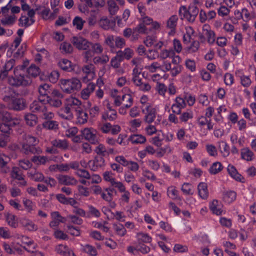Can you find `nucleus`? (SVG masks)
Here are the masks:
<instances>
[{
    "instance_id": "57",
    "label": "nucleus",
    "mask_w": 256,
    "mask_h": 256,
    "mask_svg": "<svg viewBox=\"0 0 256 256\" xmlns=\"http://www.w3.org/2000/svg\"><path fill=\"white\" fill-rule=\"evenodd\" d=\"M174 54V52L172 50L164 49L162 50L158 54V56L162 60H165L168 58H172Z\"/></svg>"
},
{
    "instance_id": "12",
    "label": "nucleus",
    "mask_w": 256,
    "mask_h": 256,
    "mask_svg": "<svg viewBox=\"0 0 256 256\" xmlns=\"http://www.w3.org/2000/svg\"><path fill=\"white\" fill-rule=\"evenodd\" d=\"M46 99L38 98V100H34L30 105V108L32 112L41 114L45 110Z\"/></svg>"
},
{
    "instance_id": "13",
    "label": "nucleus",
    "mask_w": 256,
    "mask_h": 256,
    "mask_svg": "<svg viewBox=\"0 0 256 256\" xmlns=\"http://www.w3.org/2000/svg\"><path fill=\"white\" fill-rule=\"evenodd\" d=\"M72 42L78 49L82 50H88L90 44V42L82 37H72Z\"/></svg>"
},
{
    "instance_id": "64",
    "label": "nucleus",
    "mask_w": 256,
    "mask_h": 256,
    "mask_svg": "<svg viewBox=\"0 0 256 256\" xmlns=\"http://www.w3.org/2000/svg\"><path fill=\"white\" fill-rule=\"evenodd\" d=\"M192 188L190 184L185 182L182 185L181 190L184 194L192 195L193 194Z\"/></svg>"
},
{
    "instance_id": "54",
    "label": "nucleus",
    "mask_w": 256,
    "mask_h": 256,
    "mask_svg": "<svg viewBox=\"0 0 256 256\" xmlns=\"http://www.w3.org/2000/svg\"><path fill=\"white\" fill-rule=\"evenodd\" d=\"M40 72V68L34 64H32L28 69L27 73L30 78V76L36 78Z\"/></svg>"
},
{
    "instance_id": "36",
    "label": "nucleus",
    "mask_w": 256,
    "mask_h": 256,
    "mask_svg": "<svg viewBox=\"0 0 256 256\" xmlns=\"http://www.w3.org/2000/svg\"><path fill=\"white\" fill-rule=\"evenodd\" d=\"M52 144L57 148L66 150L68 148V144L66 140L55 139L52 141Z\"/></svg>"
},
{
    "instance_id": "44",
    "label": "nucleus",
    "mask_w": 256,
    "mask_h": 256,
    "mask_svg": "<svg viewBox=\"0 0 256 256\" xmlns=\"http://www.w3.org/2000/svg\"><path fill=\"white\" fill-rule=\"evenodd\" d=\"M117 188L120 192H123L120 198L121 201L126 204L128 203L130 198V193L128 191L126 190V187L124 184L122 183V188Z\"/></svg>"
},
{
    "instance_id": "49",
    "label": "nucleus",
    "mask_w": 256,
    "mask_h": 256,
    "mask_svg": "<svg viewBox=\"0 0 256 256\" xmlns=\"http://www.w3.org/2000/svg\"><path fill=\"white\" fill-rule=\"evenodd\" d=\"M24 119L28 125L32 126L36 124L38 118L32 114H28L25 115Z\"/></svg>"
},
{
    "instance_id": "6",
    "label": "nucleus",
    "mask_w": 256,
    "mask_h": 256,
    "mask_svg": "<svg viewBox=\"0 0 256 256\" xmlns=\"http://www.w3.org/2000/svg\"><path fill=\"white\" fill-rule=\"evenodd\" d=\"M96 131L92 128H84L81 130L82 136L92 144L98 143V138L96 135Z\"/></svg>"
},
{
    "instance_id": "39",
    "label": "nucleus",
    "mask_w": 256,
    "mask_h": 256,
    "mask_svg": "<svg viewBox=\"0 0 256 256\" xmlns=\"http://www.w3.org/2000/svg\"><path fill=\"white\" fill-rule=\"evenodd\" d=\"M76 112L78 123L84 124L87 122L88 114L82 110V108L80 110H76Z\"/></svg>"
},
{
    "instance_id": "61",
    "label": "nucleus",
    "mask_w": 256,
    "mask_h": 256,
    "mask_svg": "<svg viewBox=\"0 0 256 256\" xmlns=\"http://www.w3.org/2000/svg\"><path fill=\"white\" fill-rule=\"evenodd\" d=\"M85 21L84 20L80 17L76 16L72 20L73 26L78 30H82L83 28L84 24Z\"/></svg>"
},
{
    "instance_id": "58",
    "label": "nucleus",
    "mask_w": 256,
    "mask_h": 256,
    "mask_svg": "<svg viewBox=\"0 0 256 256\" xmlns=\"http://www.w3.org/2000/svg\"><path fill=\"white\" fill-rule=\"evenodd\" d=\"M20 23L22 26L28 27L34 23V18H29L26 16H22L20 20Z\"/></svg>"
},
{
    "instance_id": "8",
    "label": "nucleus",
    "mask_w": 256,
    "mask_h": 256,
    "mask_svg": "<svg viewBox=\"0 0 256 256\" xmlns=\"http://www.w3.org/2000/svg\"><path fill=\"white\" fill-rule=\"evenodd\" d=\"M82 71L85 74L82 78L83 82L87 83L96 76L95 66L92 64L84 65L82 68Z\"/></svg>"
},
{
    "instance_id": "38",
    "label": "nucleus",
    "mask_w": 256,
    "mask_h": 256,
    "mask_svg": "<svg viewBox=\"0 0 256 256\" xmlns=\"http://www.w3.org/2000/svg\"><path fill=\"white\" fill-rule=\"evenodd\" d=\"M218 148L222 156L226 157L230 154V147L224 141L218 142Z\"/></svg>"
},
{
    "instance_id": "41",
    "label": "nucleus",
    "mask_w": 256,
    "mask_h": 256,
    "mask_svg": "<svg viewBox=\"0 0 256 256\" xmlns=\"http://www.w3.org/2000/svg\"><path fill=\"white\" fill-rule=\"evenodd\" d=\"M130 140L133 144H142L146 142V138L142 134H133L130 136Z\"/></svg>"
},
{
    "instance_id": "20",
    "label": "nucleus",
    "mask_w": 256,
    "mask_h": 256,
    "mask_svg": "<svg viewBox=\"0 0 256 256\" xmlns=\"http://www.w3.org/2000/svg\"><path fill=\"white\" fill-rule=\"evenodd\" d=\"M134 86L138 88L140 90L146 92H148L151 90V86L149 82L146 80H144L140 77L138 78H135L132 80Z\"/></svg>"
},
{
    "instance_id": "53",
    "label": "nucleus",
    "mask_w": 256,
    "mask_h": 256,
    "mask_svg": "<svg viewBox=\"0 0 256 256\" xmlns=\"http://www.w3.org/2000/svg\"><path fill=\"white\" fill-rule=\"evenodd\" d=\"M36 10H40L38 13L41 15L43 19L47 20L51 18L52 15L50 14V10L49 8L44 6H40L36 8Z\"/></svg>"
},
{
    "instance_id": "2",
    "label": "nucleus",
    "mask_w": 256,
    "mask_h": 256,
    "mask_svg": "<svg viewBox=\"0 0 256 256\" xmlns=\"http://www.w3.org/2000/svg\"><path fill=\"white\" fill-rule=\"evenodd\" d=\"M23 140L22 150L24 154H30L42 153L41 149L36 147L39 142L37 138L29 134H25L23 136Z\"/></svg>"
},
{
    "instance_id": "45",
    "label": "nucleus",
    "mask_w": 256,
    "mask_h": 256,
    "mask_svg": "<svg viewBox=\"0 0 256 256\" xmlns=\"http://www.w3.org/2000/svg\"><path fill=\"white\" fill-rule=\"evenodd\" d=\"M42 126L47 130H56L58 128V123L55 120H48L42 124Z\"/></svg>"
},
{
    "instance_id": "10",
    "label": "nucleus",
    "mask_w": 256,
    "mask_h": 256,
    "mask_svg": "<svg viewBox=\"0 0 256 256\" xmlns=\"http://www.w3.org/2000/svg\"><path fill=\"white\" fill-rule=\"evenodd\" d=\"M98 24L99 27L104 30H113L116 26V21L114 19L102 16L98 21Z\"/></svg>"
},
{
    "instance_id": "16",
    "label": "nucleus",
    "mask_w": 256,
    "mask_h": 256,
    "mask_svg": "<svg viewBox=\"0 0 256 256\" xmlns=\"http://www.w3.org/2000/svg\"><path fill=\"white\" fill-rule=\"evenodd\" d=\"M19 222L20 226L25 230L30 232L37 230L38 226L34 222L26 218H22L20 219Z\"/></svg>"
},
{
    "instance_id": "63",
    "label": "nucleus",
    "mask_w": 256,
    "mask_h": 256,
    "mask_svg": "<svg viewBox=\"0 0 256 256\" xmlns=\"http://www.w3.org/2000/svg\"><path fill=\"white\" fill-rule=\"evenodd\" d=\"M138 242L145 243H150L152 241V238L147 234L140 232L137 234Z\"/></svg>"
},
{
    "instance_id": "46",
    "label": "nucleus",
    "mask_w": 256,
    "mask_h": 256,
    "mask_svg": "<svg viewBox=\"0 0 256 256\" xmlns=\"http://www.w3.org/2000/svg\"><path fill=\"white\" fill-rule=\"evenodd\" d=\"M224 167L221 162H214L209 169V172L212 174H216L221 172Z\"/></svg>"
},
{
    "instance_id": "21",
    "label": "nucleus",
    "mask_w": 256,
    "mask_h": 256,
    "mask_svg": "<svg viewBox=\"0 0 256 256\" xmlns=\"http://www.w3.org/2000/svg\"><path fill=\"white\" fill-rule=\"evenodd\" d=\"M106 108L108 110L102 114V118L105 120H109L110 121L116 120L118 118L116 110L112 108L110 104H106Z\"/></svg>"
},
{
    "instance_id": "56",
    "label": "nucleus",
    "mask_w": 256,
    "mask_h": 256,
    "mask_svg": "<svg viewBox=\"0 0 256 256\" xmlns=\"http://www.w3.org/2000/svg\"><path fill=\"white\" fill-rule=\"evenodd\" d=\"M10 176L12 178L18 180L22 179L24 176L22 174L21 170L18 167H14L10 173Z\"/></svg>"
},
{
    "instance_id": "59",
    "label": "nucleus",
    "mask_w": 256,
    "mask_h": 256,
    "mask_svg": "<svg viewBox=\"0 0 256 256\" xmlns=\"http://www.w3.org/2000/svg\"><path fill=\"white\" fill-rule=\"evenodd\" d=\"M60 49L62 52L64 54H70L72 52L73 48L72 45L66 42H63L62 43L60 46Z\"/></svg>"
},
{
    "instance_id": "25",
    "label": "nucleus",
    "mask_w": 256,
    "mask_h": 256,
    "mask_svg": "<svg viewBox=\"0 0 256 256\" xmlns=\"http://www.w3.org/2000/svg\"><path fill=\"white\" fill-rule=\"evenodd\" d=\"M57 178L60 184L76 185L77 183V180L74 177L68 175H59Z\"/></svg>"
},
{
    "instance_id": "11",
    "label": "nucleus",
    "mask_w": 256,
    "mask_h": 256,
    "mask_svg": "<svg viewBox=\"0 0 256 256\" xmlns=\"http://www.w3.org/2000/svg\"><path fill=\"white\" fill-rule=\"evenodd\" d=\"M15 65V60L11 58L6 61L4 64L0 66V80H4L8 76L9 72L12 70Z\"/></svg>"
},
{
    "instance_id": "3",
    "label": "nucleus",
    "mask_w": 256,
    "mask_h": 256,
    "mask_svg": "<svg viewBox=\"0 0 256 256\" xmlns=\"http://www.w3.org/2000/svg\"><path fill=\"white\" fill-rule=\"evenodd\" d=\"M60 84L62 90L68 94L77 91L82 88L80 80L76 78L70 79H62L60 81Z\"/></svg>"
},
{
    "instance_id": "27",
    "label": "nucleus",
    "mask_w": 256,
    "mask_h": 256,
    "mask_svg": "<svg viewBox=\"0 0 256 256\" xmlns=\"http://www.w3.org/2000/svg\"><path fill=\"white\" fill-rule=\"evenodd\" d=\"M240 156L242 159L247 162H251L254 159V153L248 147L240 150Z\"/></svg>"
},
{
    "instance_id": "24",
    "label": "nucleus",
    "mask_w": 256,
    "mask_h": 256,
    "mask_svg": "<svg viewBox=\"0 0 256 256\" xmlns=\"http://www.w3.org/2000/svg\"><path fill=\"white\" fill-rule=\"evenodd\" d=\"M234 14H239L240 18H242L244 22H248L256 18L255 13L253 12H250L246 8H242L241 12L239 10L236 11Z\"/></svg>"
},
{
    "instance_id": "5",
    "label": "nucleus",
    "mask_w": 256,
    "mask_h": 256,
    "mask_svg": "<svg viewBox=\"0 0 256 256\" xmlns=\"http://www.w3.org/2000/svg\"><path fill=\"white\" fill-rule=\"evenodd\" d=\"M199 12L198 8L196 6H192L187 10L185 6H182L180 9V14L182 18H186L190 22H194Z\"/></svg>"
},
{
    "instance_id": "9",
    "label": "nucleus",
    "mask_w": 256,
    "mask_h": 256,
    "mask_svg": "<svg viewBox=\"0 0 256 256\" xmlns=\"http://www.w3.org/2000/svg\"><path fill=\"white\" fill-rule=\"evenodd\" d=\"M76 174L79 177L88 180H91L92 184H98L102 180L101 178L99 175L96 174L90 175L88 171L84 169L78 170Z\"/></svg>"
},
{
    "instance_id": "48",
    "label": "nucleus",
    "mask_w": 256,
    "mask_h": 256,
    "mask_svg": "<svg viewBox=\"0 0 256 256\" xmlns=\"http://www.w3.org/2000/svg\"><path fill=\"white\" fill-rule=\"evenodd\" d=\"M82 250L90 256H96L98 254L96 249L95 247L89 244L82 246Z\"/></svg>"
},
{
    "instance_id": "37",
    "label": "nucleus",
    "mask_w": 256,
    "mask_h": 256,
    "mask_svg": "<svg viewBox=\"0 0 256 256\" xmlns=\"http://www.w3.org/2000/svg\"><path fill=\"white\" fill-rule=\"evenodd\" d=\"M236 198V193L233 190H230L224 192L223 200L228 204H230L234 202Z\"/></svg>"
},
{
    "instance_id": "55",
    "label": "nucleus",
    "mask_w": 256,
    "mask_h": 256,
    "mask_svg": "<svg viewBox=\"0 0 256 256\" xmlns=\"http://www.w3.org/2000/svg\"><path fill=\"white\" fill-rule=\"evenodd\" d=\"M113 228L116 234L120 236H124L126 233L124 226L120 224H114Z\"/></svg>"
},
{
    "instance_id": "51",
    "label": "nucleus",
    "mask_w": 256,
    "mask_h": 256,
    "mask_svg": "<svg viewBox=\"0 0 256 256\" xmlns=\"http://www.w3.org/2000/svg\"><path fill=\"white\" fill-rule=\"evenodd\" d=\"M178 20V18L176 15H173L168 19L166 26L168 28L171 29L172 32L174 31Z\"/></svg>"
},
{
    "instance_id": "32",
    "label": "nucleus",
    "mask_w": 256,
    "mask_h": 256,
    "mask_svg": "<svg viewBox=\"0 0 256 256\" xmlns=\"http://www.w3.org/2000/svg\"><path fill=\"white\" fill-rule=\"evenodd\" d=\"M222 205L216 200H214L210 205V209L212 212L216 215H220L222 212Z\"/></svg>"
},
{
    "instance_id": "62",
    "label": "nucleus",
    "mask_w": 256,
    "mask_h": 256,
    "mask_svg": "<svg viewBox=\"0 0 256 256\" xmlns=\"http://www.w3.org/2000/svg\"><path fill=\"white\" fill-rule=\"evenodd\" d=\"M168 196L172 199H178V192L176 190L174 186H170L167 190Z\"/></svg>"
},
{
    "instance_id": "52",
    "label": "nucleus",
    "mask_w": 256,
    "mask_h": 256,
    "mask_svg": "<svg viewBox=\"0 0 256 256\" xmlns=\"http://www.w3.org/2000/svg\"><path fill=\"white\" fill-rule=\"evenodd\" d=\"M107 3L110 14L112 16L116 14L119 9L116 3L114 0H109Z\"/></svg>"
},
{
    "instance_id": "30",
    "label": "nucleus",
    "mask_w": 256,
    "mask_h": 256,
    "mask_svg": "<svg viewBox=\"0 0 256 256\" xmlns=\"http://www.w3.org/2000/svg\"><path fill=\"white\" fill-rule=\"evenodd\" d=\"M38 91L40 94V96L42 98H47V96L50 92V86L47 84H44L38 86Z\"/></svg>"
},
{
    "instance_id": "50",
    "label": "nucleus",
    "mask_w": 256,
    "mask_h": 256,
    "mask_svg": "<svg viewBox=\"0 0 256 256\" xmlns=\"http://www.w3.org/2000/svg\"><path fill=\"white\" fill-rule=\"evenodd\" d=\"M16 126L6 122L2 123L0 124V131L4 134H7L9 136L12 132V128Z\"/></svg>"
},
{
    "instance_id": "18",
    "label": "nucleus",
    "mask_w": 256,
    "mask_h": 256,
    "mask_svg": "<svg viewBox=\"0 0 256 256\" xmlns=\"http://www.w3.org/2000/svg\"><path fill=\"white\" fill-rule=\"evenodd\" d=\"M96 84L94 82H89L86 88H84L80 92V95L82 98L87 100L90 95L94 92L96 88Z\"/></svg>"
},
{
    "instance_id": "15",
    "label": "nucleus",
    "mask_w": 256,
    "mask_h": 256,
    "mask_svg": "<svg viewBox=\"0 0 256 256\" xmlns=\"http://www.w3.org/2000/svg\"><path fill=\"white\" fill-rule=\"evenodd\" d=\"M104 162L102 156H96L94 160H89L88 164L92 170L96 172L104 166Z\"/></svg>"
},
{
    "instance_id": "23",
    "label": "nucleus",
    "mask_w": 256,
    "mask_h": 256,
    "mask_svg": "<svg viewBox=\"0 0 256 256\" xmlns=\"http://www.w3.org/2000/svg\"><path fill=\"white\" fill-rule=\"evenodd\" d=\"M58 116L62 119L70 120L74 118L73 114L70 108L64 104V106L58 112Z\"/></svg>"
},
{
    "instance_id": "19",
    "label": "nucleus",
    "mask_w": 256,
    "mask_h": 256,
    "mask_svg": "<svg viewBox=\"0 0 256 256\" xmlns=\"http://www.w3.org/2000/svg\"><path fill=\"white\" fill-rule=\"evenodd\" d=\"M104 179L109 182L110 185L116 188H120L122 186V182L117 181L114 177V174L110 172L106 171L103 174Z\"/></svg>"
},
{
    "instance_id": "60",
    "label": "nucleus",
    "mask_w": 256,
    "mask_h": 256,
    "mask_svg": "<svg viewBox=\"0 0 256 256\" xmlns=\"http://www.w3.org/2000/svg\"><path fill=\"white\" fill-rule=\"evenodd\" d=\"M192 118L193 112L192 110H189L182 113L179 118L182 122H186Z\"/></svg>"
},
{
    "instance_id": "47",
    "label": "nucleus",
    "mask_w": 256,
    "mask_h": 256,
    "mask_svg": "<svg viewBox=\"0 0 256 256\" xmlns=\"http://www.w3.org/2000/svg\"><path fill=\"white\" fill-rule=\"evenodd\" d=\"M32 162L35 164L44 165L48 161V158L46 156H34L31 159Z\"/></svg>"
},
{
    "instance_id": "33",
    "label": "nucleus",
    "mask_w": 256,
    "mask_h": 256,
    "mask_svg": "<svg viewBox=\"0 0 256 256\" xmlns=\"http://www.w3.org/2000/svg\"><path fill=\"white\" fill-rule=\"evenodd\" d=\"M27 174L32 180L38 182H44L45 178L42 172L36 170L28 172Z\"/></svg>"
},
{
    "instance_id": "14",
    "label": "nucleus",
    "mask_w": 256,
    "mask_h": 256,
    "mask_svg": "<svg viewBox=\"0 0 256 256\" xmlns=\"http://www.w3.org/2000/svg\"><path fill=\"white\" fill-rule=\"evenodd\" d=\"M8 107L10 109L14 110H22L26 108V102L23 98L14 96L12 102L8 105Z\"/></svg>"
},
{
    "instance_id": "31",
    "label": "nucleus",
    "mask_w": 256,
    "mask_h": 256,
    "mask_svg": "<svg viewBox=\"0 0 256 256\" xmlns=\"http://www.w3.org/2000/svg\"><path fill=\"white\" fill-rule=\"evenodd\" d=\"M58 65L62 70L65 71L70 72L74 69L71 62L66 58L60 60Z\"/></svg>"
},
{
    "instance_id": "34",
    "label": "nucleus",
    "mask_w": 256,
    "mask_h": 256,
    "mask_svg": "<svg viewBox=\"0 0 256 256\" xmlns=\"http://www.w3.org/2000/svg\"><path fill=\"white\" fill-rule=\"evenodd\" d=\"M199 196L204 200H206L208 196V192L206 184L200 182L198 186Z\"/></svg>"
},
{
    "instance_id": "40",
    "label": "nucleus",
    "mask_w": 256,
    "mask_h": 256,
    "mask_svg": "<svg viewBox=\"0 0 256 256\" xmlns=\"http://www.w3.org/2000/svg\"><path fill=\"white\" fill-rule=\"evenodd\" d=\"M117 54L120 56L122 60L124 59L130 60L133 56L134 52L132 49L127 48H124V50L118 51Z\"/></svg>"
},
{
    "instance_id": "1",
    "label": "nucleus",
    "mask_w": 256,
    "mask_h": 256,
    "mask_svg": "<svg viewBox=\"0 0 256 256\" xmlns=\"http://www.w3.org/2000/svg\"><path fill=\"white\" fill-rule=\"evenodd\" d=\"M24 66H18L14 68V76L8 78V82L10 85L14 86H28L31 84L32 81L28 76H24Z\"/></svg>"
},
{
    "instance_id": "35",
    "label": "nucleus",
    "mask_w": 256,
    "mask_h": 256,
    "mask_svg": "<svg viewBox=\"0 0 256 256\" xmlns=\"http://www.w3.org/2000/svg\"><path fill=\"white\" fill-rule=\"evenodd\" d=\"M116 193V191L114 188L109 187L104 190L102 193L101 197L106 201H110L113 200V193Z\"/></svg>"
},
{
    "instance_id": "26",
    "label": "nucleus",
    "mask_w": 256,
    "mask_h": 256,
    "mask_svg": "<svg viewBox=\"0 0 256 256\" xmlns=\"http://www.w3.org/2000/svg\"><path fill=\"white\" fill-rule=\"evenodd\" d=\"M227 171L230 176L238 182H243L244 178L240 174L236 168L232 164H228L227 168Z\"/></svg>"
},
{
    "instance_id": "28",
    "label": "nucleus",
    "mask_w": 256,
    "mask_h": 256,
    "mask_svg": "<svg viewBox=\"0 0 256 256\" xmlns=\"http://www.w3.org/2000/svg\"><path fill=\"white\" fill-rule=\"evenodd\" d=\"M204 34L206 36L208 42L210 44L214 43L216 40V34L214 32L210 29V26L204 24L202 28Z\"/></svg>"
},
{
    "instance_id": "17",
    "label": "nucleus",
    "mask_w": 256,
    "mask_h": 256,
    "mask_svg": "<svg viewBox=\"0 0 256 256\" xmlns=\"http://www.w3.org/2000/svg\"><path fill=\"white\" fill-rule=\"evenodd\" d=\"M64 104L72 110L74 109L76 112L81 108L82 102L78 98L73 97L69 96L65 100Z\"/></svg>"
},
{
    "instance_id": "7",
    "label": "nucleus",
    "mask_w": 256,
    "mask_h": 256,
    "mask_svg": "<svg viewBox=\"0 0 256 256\" xmlns=\"http://www.w3.org/2000/svg\"><path fill=\"white\" fill-rule=\"evenodd\" d=\"M142 112L144 114V120L146 122L150 124L154 121L156 117V110L152 106L148 105L142 108Z\"/></svg>"
},
{
    "instance_id": "29",
    "label": "nucleus",
    "mask_w": 256,
    "mask_h": 256,
    "mask_svg": "<svg viewBox=\"0 0 256 256\" xmlns=\"http://www.w3.org/2000/svg\"><path fill=\"white\" fill-rule=\"evenodd\" d=\"M2 120L4 122L11 124L13 126H18L20 124V120L16 118H12L8 112L2 113Z\"/></svg>"
},
{
    "instance_id": "22",
    "label": "nucleus",
    "mask_w": 256,
    "mask_h": 256,
    "mask_svg": "<svg viewBox=\"0 0 256 256\" xmlns=\"http://www.w3.org/2000/svg\"><path fill=\"white\" fill-rule=\"evenodd\" d=\"M51 216L52 220L50 223V226L54 228L58 226L60 222L64 223L66 222V218L62 216L58 212H54L51 213Z\"/></svg>"
},
{
    "instance_id": "4",
    "label": "nucleus",
    "mask_w": 256,
    "mask_h": 256,
    "mask_svg": "<svg viewBox=\"0 0 256 256\" xmlns=\"http://www.w3.org/2000/svg\"><path fill=\"white\" fill-rule=\"evenodd\" d=\"M112 96L114 98V104L116 106H120L122 104L126 108H130L133 104L134 98L130 94H124L121 96L112 94Z\"/></svg>"
},
{
    "instance_id": "42",
    "label": "nucleus",
    "mask_w": 256,
    "mask_h": 256,
    "mask_svg": "<svg viewBox=\"0 0 256 256\" xmlns=\"http://www.w3.org/2000/svg\"><path fill=\"white\" fill-rule=\"evenodd\" d=\"M172 149L170 145H166L162 148H160L156 152V156L158 158H162L166 154H169L172 152Z\"/></svg>"
},
{
    "instance_id": "43",
    "label": "nucleus",
    "mask_w": 256,
    "mask_h": 256,
    "mask_svg": "<svg viewBox=\"0 0 256 256\" xmlns=\"http://www.w3.org/2000/svg\"><path fill=\"white\" fill-rule=\"evenodd\" d=\"M46 103L54 108H60L62 105L61 99L54 98L52 96H47Z\"/></svg>"
}]
</instances>
